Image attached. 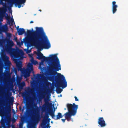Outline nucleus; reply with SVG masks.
Wrapping results in <instances>:
<instances>
[{
    "label": "nucleus",
    "instance_id": "aec40b11",
    "mask_svg": "<svg viewBox=\"0 0 128 128\" xmlns=\"http://www.w3.org/2000/svg\"><path fill=\"white\" fill-rule=\"evenodd\" d=\"M31 62H29L28 63H26V64H39L38 62L36 61L35 60L34 58L32 57L31 59L30 60Z\"/></svg>",
    "mask_w": 128,
    "mask_h": 128
},
{
    "label": "nucleus",
    "instance_id": "473e14b6",
    "mask_svg": "<svg viewBox=\"0 0 128 128\" xmlns=\"http://www.w3.org/2000/svg\"><path fill=\"white\" fill-rule=\"evenodd\" d=\"M12 36V34H8V36L9 37H11Z\"/></svg>",
    "mask_w": 128,
    "mask_h": 128
},
{
    "label": "nucleus",
    "instance_id": "c756f323",
    "mask_svg": "<svg viewBox=\"0 0 128 128\" xmlns=\"http://www.w3.org/2000/svg\"><path fill=\"white\" fill-rule=\"evenodd\" d=\"M66 120V118L65 119H62V120L64 122Z\"/></svg>",
    "mask_w": 128,
    "mask_h": 128
},
{
    "label": "nucleus",
    "instance_id": "f03ea898",
    "mask_svg": "<svg viewBox=\"0 0 128 128\" xmlns=\"http://www.w3.org/2000/svg\"><path fill=\"white\" fill-rule=\"evenodd\" d=\"M6 42L7 44L5 46L4 51L10 54L11 56L13 58V60L16 64H22V62H19V60L21 54H24L23 51L20 50H16L14 48H12L14 44L12 40L8 39H0V46H3Z\"/></svg>",
    "mask_w": 128,
    "mask_h": 128
},
{
    "label": "nucleus",
    "instance_id": "f3484780",
    "mask_svg": "<svg viewBox=\"0 0 128 128\" xmlns=\"http://www.w3.org/2000/svg\"><path fill=\"white\" fill-rule=\"evenodd\" d=\"M9 72H7L4 74L3 80L4 82H6L8 81V78L10 77L9 76Z\"/></svg>",
    "mask_w": 128,
    "mask_h": 128
},
{
    "label": "nucleus",
    "instance_id": "20e7f679",
    "mask_svg": "<svg viewBox=\"0 0 128 128\" xmlns=\"http://www.w3.org/2000/svg\"><path fill=\"white\" fill-rule=\"evenodd\" d=\"M32 46H34L39 50L43 48L48 49L51 47V45L44 30Z\"/></svg>",
    "mask_w": 128,
    "mask_h": 128
},
{
    "label": "nucleus",
    "instance_id": "e433bc0d",
    "mask_svg": "<svg viewBox=\"0 0 128 128\" xmlns=\"http://www.w3.org/2000/svg\"><path fill=\"white\" fill-rule=\"evenodd\" d=\"M45 124V122H44V121H43V124L44 125Z\"/></svg>",
    "mask_w": 128,
    "mask_h": 128
},
{
    "label": "nucleus",
    "instance_id": "9b49d317",
    "mask_svg": "<svg viewBox=\"0 0 128 128\" xmlns=\"http://www.w3.org/2000/svg\"><path fill=\"white\" fill-rule=\"evenodd\" d=\"M37 56L38 57L36 58L41 60V62L39 63V64H44V62L46 63L48 57L44 56L43 54L40 52L37 54Z\"/></svg>",
    "mask_w": 128,
    "mask_h": 128
},
{
    "label": "nucleus",
    "instance_id": "f257e3e1",
    "mask_svg": "<svg viewBox=\"0 0 128 128\" xmlns=\"http://www.w3.org/2000/svg\"><path fill=\"white\" fill-rule=\"evenodd\" d=\"M28 67H30L31 70L33 71V64H27ZM39 69L41 70L40 73L42 74H37V76L34 74V72L33 71V76L34 78H32V79L35 80L37 78L38 79L41 78L42 80H44L45 78V75H46L48 78L50 80H52L55 79V77L54 76L56 74V76L59 74L56 72L55 71L56 70V72L59 70H61L60 64H48L49 66V67L48 68V70L46 72V67L43 66H46V64H39ZM56 77V76H55Z\"/></svg>",
    "mask_w": 128,
    "mask_h": 128
},
{
    "label": "nucleus",
    "instance_id": "393cba45",
    "mask_svg": "<svg viewBox=\"0 0 128 128\" xmlns=\"http://www.w3.org/2000/svg\"><path fill=\"white\" fill-rule=\"evenodd\" d=\"M54 87H52L51 88V89L50 90V92L51 93L52 92V91L54 89Z\"/></svg>",
    "mask_w": 128,
    "mask_h": 128
},
{
    "label": "nucleus",
    "instance_id": "ea45409f",
    "mask_svg": "<svg viewBox=\"0 0 128 128\" xmlns=\"http://www.w3.org/2000/svg\"><path fill=\"white\" fill-rule=\"evenodd\" d=\"M50 118H48V120L49 122H50Z\"/></svg>",
    "mask_w": 128,
    "mask_h": 128
},
{
    "label": "nucleus",
    "instance_id": "f8f14e48",
    "mask_svg": "<svg viewBox=\"0 0 128 128\" xmlns=\"http://www.w3.org/2000/svg\"><path fill=\"white\" fill-rule=\"evenodd\" d=\"M2 59L4 63H0V64H12L10 62L9 60V57L3 53H2Z\"/></svg>",
    "mask_w": 128,
    "mask_h": 128
},
{
    "label": "nucleus",
    "instance_id": "1a4fd4ad",
    "mask_svg": "<svg viewBox=\"0 0 128 128\" xmlns=\"http://www.w3.org/2000/svg\"><path fill=\"white\" fill-rule=\"evenodd\" d=\"M58 55L57 54L50 55L48 57L47 64H60V61L57 56Z\"/></svg>",
    "mask_w": 128,
    "mask_h": 128
},
{
    "label": "nucleus",
    "instance_id": "49530a36",
    "mask_svg": "<svg viewBox=\"0 0 128 128\" xmlns=\"http://www.w3.org/2000/svg\"><path fill=\"white\" fill-rule=\"evenodd\" d=\"M34 65H36V64H34Z\"/></svg>",
    "mask_w": 128,
    "mask_h": 128
},
{
    "label": "nucleus",
    "instance_id": "b1692460",
    "mask_svg": "<svg viewBox=\"0 0 128 128\" xmlns=\"http://www.w3.org/2000/svg\"><path fill=\"white\" fill-rule=\"evenodd\" d=\"M12 65V64H0V66H10Z\"/></svg>",
    "mask_w": 128,
    "mask_h": 128
},
{
    "label": "nucleus",
    "instance_id": "9d476101",
    "mask_svg": "<svg viewBox=\"0 0 128 128\" xmlns=\"http://www.w3.org/2000/svg\"><path fill=\"white\" fill-rule=\"evenodd\" d=\"M34 102H33L30 105L32 109L31 110H30V108L28 107H27L26 112L25 113L26 116H23L22 117L21 119L22 121L26 120L27 118L30 117V116L31 112H34L35 111L34 109Z\"/></svg>",
    "mask_w": 128,
    "mask_h": 128
},
{
    "label": "nucleus",
    "instance_id": "4be33fe9",
    "mask_svg": "<svg viewBox=\"0 0 128 128\" xmlns=\"http://www.w3.org/2000/svg\"><path fill=\"white\" fill-rule=\"evenodd\" d=\"M26 86V84L24 82H23L18 85V87L20 90L23 89V87Z\"/></svg>",
    "mask_w": 128,
    "mask_h": 128
},
{
    "label": "nucleus",
    "instance_id": "f704fd0d",
    "mask_svg": "<svg viewBox=\"0 0 128 128\" xmlns=\"http://www.w3.org/2000/svg\"><path fill=\"white\" fill-rule=\"evenodd\" d=\"M19 26H18L17 28V30L18 31V30L19 29H18V28H19Z\"/></svg>",
    "mask_w": 128,
    "mask_h": 128
},
{
    "label": "nucleus",
    "instance_id": "4468645a",
    "mask_svg": "<svg viewBox=\"0 0 128 128\" xmlns=\"http://www.w3.org/2000/svg\"><path fill=\"white\" fill-rule=\"evenodd\" d=\"M98 123L101 127H104L106 125L104 118L102 117L100 118H99Z\"/></svg>",
    "mask_w": 128,
    "mask_h": 128
},
{
    "label": "nucleus",
    "instance_id": "a878e982",
    "mask_svg": "<svg viewBox=\"0 0 128 128\" xmlns=\"http://www.w3.org/2000/svg\"><path fill=\"white\" fill-rule=\"evenodd\" d=\"M74 98H75V100L76 101H78L79 100L78 98L76 96H74Z\"/></svg>",
    "mask_w": 128,
    "mask_h": 128
},
{
    "label": "nucleus",
    "instance_id": "6ab92c4d",
    "mask_svg": "<svg viewBox=\"0 0 128 128\" xmlns=\"http://www.w3.org/2000/svg\"><path fill=\"white\" fill-rule=\"evenodd\" d=\"M18 32L20 36L22 35L24 33H26L25 30L23 28H20L18 30Z\"/></svg>",
    "mask_w": 128,
    "mask_h": 128
},
{
    "label": "nucleus",
    "instance_id": "2f4dec72",
    "mask_svg": "<svg viewBox=\"0 0 128 128\" xmlns=\"http://www.w3.org/2000/svg\"><path fill=\"white\" fill-rule=\"evenodd\" d=\"M33 126L32 124H30V128H32Z\"/></svg>",
    "mask_w": 128,
    "mask_h": 128
},
{
    "label": "nucleus",
    "instance_id": "58836bf2",
    "mask_svg": "<svg viewBox=\"0 0 128 128\" xmlns=\"http://www.w3.org/2000/svg\"><path fill=\"white\" fill-rule=\"evenodd\" d=\"M22 108L21 107H20V110H22Z\"/></svg>",
    "mask_w": 128,
    "mask_h": 128
},
{
    "label": "nucleus",
    "instance_id": "6e6552de",
    "mask_svg": "<svg viewBox=\"0 0 128 128\" xmlns=\"http://www.w3.org/2000/svg\"><path fill=\"white\" fill-rule=\"evenodd\" d=\"M11 120V117L8 116L2 117L0 121V128H8L10 127Z\"/></svg>",
    "mask_w": 128,
    "mask_h": 128
},
{
    "label": "nucleus",
    "instance_id": "39448f33",
    "mask_svg": "<svg viewBox=\"0 0 128 128\" xmlns=\"http://www.w3.org/2000/svg\"><path fill=\"white\" fill-rule=\"evenodd\" d=\"M58 76L55 77V80L57 84H56V91L57 94H60L63 90L60 87L62 88H66L67 86V82L64 76L60 74H58Z\"/></svg>",
    "mask_w": 128,
    "mask_h": 128
},
{
    "label": "nucleus",
    "instance_id": "4c0bfd02",
    "mask_svg": "<svg viewBox=\"0 0 128 128\" xmlns=\"http://www.w3.org/2000/svg\"><path fill=\"white\" fill-rule=\"evenodd\" d=\"M34 23V22L33 21H31L30 22V24H31V23Z\"/></svg>",
    "mask_w": 128,
    "mask_h": 128
},
{
    "label": "nucleus",
    "instance_id": "5701e85b",
    "mask_svg": "<svg viewBox=\"0 0 128 128\" xmlns=\"http://www.w3.org/2000/svg\"><path fill=\"white\" fill-rule=\"evenodd\" d=\"M30 72H27L26 71V73L25 74L24 76L25 78H26L29 77L30 76Z\"/></svg>",
    "mask_w": 128,
    "mask_h": 128
},
{
    "label": "nucleus",
    "instance_id": "7c9ffc66",
    "mask_svg": "<svg viewBox=\"0 0 128 128\" xmlns=\"http://www.w3.org/2000/svg\"><path fill=\"white\" fill-rule=\"evenodd\" d=\"M46 118H48L49 117L48 115V114H46Z\"/></svg>",
    "mask_w": 128,
    "mask_h": 128
},
{
    "label": "nucleus",
    "instance_id": "a19ab883",
    "mask_svg": "<svg viewBox=\"0 0 128 128\" xmlns=\"http://www.w3.org/2000/svg\"><path fill=\"white\" fill-rule=\"evenodd\" d=\"M24 107L22 109V112L24 111Z\"/></svg>",
    "mask_w": 128,
    "mask_h": 128
},
{
    "label": "nucleus",
    "instance_id": "ddd939ff",
    "mask_svg": "<svg viewBox=\"0 0 128 128\" xmlns=\"http://www.w3.org/2000/svg\"><path fill=\"white\" fill-rule=\"evenodd\" d=\"M0 112L2 114H8L11 112L10 107V108L6 107L5 108L3 106H0Z\"/></svg>",
    "mask_w": 128,
    "mask_h": 128
},
{
    "label": "nucleus",
    "instance_id": "412c9836",
    "mask_svg": "<svg viewBox=\"0 0 128 128\" xmlns=\"http://www.w3.org/2000/svg\"><path fill=\"white\" fill-rule=\"evenodd\" d=\"M36 88L34 86H32V88H30L29 90V91L33 96H34L35 94Z\"/></svg>",
    "mask_w": 128,
    "mask_h": 128
},
{
    "label": "nucleus",
    "instance_id": "79ce46f5",
    "mask_svg": "<svg viewBox=\"0 0 128 128\" xmlns=\"http://www.w3.org/2000/svg\"><path fill=\"white\" fill-rule=\"evenodd\" d=\"M39 11H40V12H41L42 11V10H39Z\"/></svg>",
    "mask_w": 128,
    "mask_h": 128
},
{
    "label": "nucleus",
    "instance_id": "dca6fc26",
    "mask_svg": "<svg viewBox=\"0 0 128 128\" xmlns=\"http://www.w3.org/2000/svg\"><path fill=\"white\" fill-rule=\"evenodd\" d=\"M2 23L0 22V32H7L8 30V28L6 26H2Z\"/></svg>",
    "mask_w": 128,
    "mask_h": 128
},
{
    "label": "nucleus",
    "instance_id": "2eb2a0df",
    "mask_svg": "<svg viewBox=\"0 0 128 128\" xmlns=\"http://www.w3.org/2000/svg\"><path fill=\"white\" fill-rule=\"evenodd\" d=\"M6 98L7 101L8 100L9 104L11 105L13 104L14 102V98L13 97H10L8 93H6Z\"/></svg>",
    "mask_w": 128,
    "mask_h": 128
},
{
    "label": "nucleus",
    "instance_id": "0eeeda50",
    "mask_svg": "<svg viewBox=\"0 0 128 128\" xmlns=\"http://www.w3.org/2000/svg\"><path fill=\"white\" fill-rule=\"evenodd\" d=\"M45 104L42 106V110L43 111H45L47 109H49V113L50 115L52 117V118L55 120L60 119L63 117L62 114L60 113H58L56 116L54 115V111H53L52 109L51 110L50 108L52 106V104L50 103L48 101H46L45 100Z\"/></svg>",
    "mask_w": 128,
    "mask_h": 128
},
{
    "label": "nucleus",
    "instance_id": "c03bdc74",
    "mask_svg": "<svg viewBox=\"0 0 128 128\" xmlns=\"http://www.w3.org/2000/svg\"><path fill=\"white\" fill-rule=\"evenodd\" d=\"M34 106H36V105H34Z\"/></svg>",
    "mask_w": 128,
    "mask_h": 128
},
{
    "label": "nucleus",
    "instance_id": "c9c22d12",
    "mask_svg": "<svg viewBox=\"0 0 128 128\" xmlns=\"http://www.w3.org/2000/svg\"><path fill=\"white\" fill-rule=\"evenodd\" d=\"M31 52V50H28V53H30V52Z\"/></svg>",
    "mask_w": 128,
    "mask_h": 128
},
{
    "label": "nucleus",
    "instance_id": "37998d69",
    "mask_svg": "<svg viewBox=\"0 0 128 128\" xmlns=\"http://www.w3.org/2000/svg\"><path fill=\"white\" fill-rule=\"evenodd\" d=\"M45 96V95H43V97H44Z\"/></svg>",
    "mask_w": 128,
    "mask_h": 128
},
{
    "label": "nucleus",
    "instance_id": "a18cd8bd",
    "mask_svg": "<svg viewBox=\"0 0 128 128\" xmlns=\"http://www.w3.org/2000/svg\"><path fill=\"white\" fill-rule=\"evenodd\" d=\"M65 110H66V108H65Z\"/></svg>",
    "mask_w": 128,
    "mask_h": 128
},
{
    "label": "nucleus",
    "instance_id": "c85d7f7f",
    "mask_svg": "<svg viewBox=\"0 0 128 128\" xmlns=\"http://www.w3.org/2000/svg\"><path fill=\"white\" fill-rule=\"evenodd\" d=\"M24 65V64H16L17 66H22Z\"/></svg>",
    "mask_w": 128,
    "mask_h": 128
},
{
    "label": "nucleus",
    "instance_id": "72a5a7b5",
    "mask_svg": "<svg viewBox=\"0 0 128 128\" xmlns=\"http://www.w3.org/2000/svg\"><path fill=\"white\" fill-rule=\"evenodd\" d=\"M26 95V94L24 93H23L22 94V96H25Z\"/></svg>",
    "mask_w": 128,
    "mask_h": 128
},
{
    "label": "nucleus",
    "instance_id": "bb28decb",
    "mask_svg": "<svg viewBox=\"0 0 128 128\" xmlns=\"http://www.w3.org/2000/svg\"><path fill=\"white\" fill-rule=\"evenodd\" d=\"M14 40L16 42H18V39L16 37H15Z\"/></svg>",
    "mask_w": 128,
    "mask_h": 128
},
{
    "label": "nucleus",
    "instance_id": "a211bd4d",
    "mask_svg": "<svg viewBox=\"0 0 128 128\" xmlns=\"http://www.w3.org/2000/svg\"><path fill=\"white\" fill-rule=\"evenodd\" d=\"M116 2L114 1L112 2V10L113 14H114L117 10V8L118 6L116 4Z\"/></svg>",
    "mask_w": 128,
    "mask_h": 128
},
{
    "label": "nucleus",
    "instance_id": "cd10ccee",
    "mask_svg": "<svg viewBox=\"0 0 128 128\" xmlns=\"http://www.w3.org/2000/svg\"><path fill=\"white\" fill-rule=\"evenodd\" d=\"M23 124L22 123H20V127L21 128L22 127Z\"/></svg>",
    "mask_w": 128,
    "mask_h": 128
},
{
    "label": "nucleus",
    "instance_id": "7ed1b4c3",
    "mask_svg": "<svg viewBox=\"0 0 128 128\" xmlns=\"http://www.w3.org/2000/svg\"><path fill=\"white\" fill-rule=\"evenodd\" d=\"M36 30L34 31L33 28L32 30H28L27 34L28 35L31 36L28 39H26L24 41L25 43L27 44L28 48L32 46L44 30L42 28H36Z\"/></svg>",
    "mask_w": 128,
    "mask_h": 128
},
{
    "label": "nucleus",
    "instance_id": "423d86ee",
    "mask_svg": "<svg viewBox=\"0 0 128 128\" xmlns=\"http://www.w3.org/2000/svg\"><path fill=\"white\" fill-rule=\"evenodd\" d=\"M67 107L68 112L65 114L64 115L66 119L68 122H69L71 120L72 116L76 115L77 109L78 108V106L74 103L73 104H67Z\"/></svg>",
    "mask_w": 128,
    "mask_h": 128
}]
</instances>
